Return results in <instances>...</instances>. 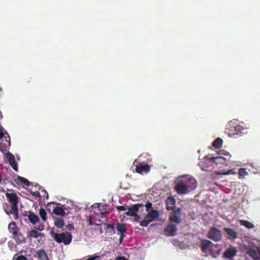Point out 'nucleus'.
I'll list each match as a JSON object with an SVG mask.
<instances>
[{"label": "nucleus", "instance_id": "46", "mask_svg": "<svg viewBox=\"0 0 260 260\" xmlns=\"http://www.w3.org/2000/svg\"><path fill=\"white\" fill-rule=\"evenodd\" d=\"M99 258H100L99 256L90 255V256H89L88 258L86 260H96L97 259H99Z\"/></svg>", "mask_w": 260, "mask_h": 260}, {"label": "nucleus", "instance_id": "16", "mask_svg": "<svg viewBox=\"0 0 260 260\" xmlns=\"http://www.w3.org/2000/svg\"><path fill=\"white\" fill-rule=\"evenodd\" d=\"M211 162L215 164L216 165L219 164L228 165V161L226 158L221 156H217L216 157H211Z\"/></svg>", "mask_w": 260, "mask_h": 260}, {"label": "nucleus", "instance_id": "12", "mask_svg": "<svg viewBox=\"0 0 260 260\" xmlns=\"http://www.w3.org/2000/svg\"><path fill=\"white\" fill-rule=\"evenodd\" d=\"M237 252L236 247L230 246L223 253V257L225 259H231L237 255Z\"/></svg>", "mask_w": 260, "mask_h": 260}, {"label": "nucleus", "instance_id": "9", "mask_svg": "<svg viewBox=\"0 0 260 260\" xmlns=\"http://www.w3.org/2000/svg\"><path fill=\"white\" fill-rule=\"evenodd\" d=\"M7 136L4 137V141L0 140V151L5 152L11 145L10 137L7 132Z\"/></svg>", "mask_w": 260, "mask_h": 260}, {"label": "nucleus", "instance_id": "38", "mask_svg": "<svg viewBox=\"0 0 260 260\" xmlns=\"http://www.w3.org/2000/svg\"><path fill=\"white\" fill-rule=\"evenodd\" d=\"M7 158L9 162L13 161L15 160L14 156L12 153L9 152L7 154Z\"/></svg>", "mask_w": 260, "mask_h": 260}, {"label": "nucleus", "instance_id": "10", "mask_svg": "<svg viewBox=\"0 0 260 260\" xmlns=\"http://www.w3.org/2000/svg\"><path fill=\"white\" fill-rule=\"evenodd\" d=\"M181 209L179 208L171 213L169 219L171 221L173 222L176 224H179L181 222V219L180 217V212Z\"/></svg>", "mask_w": 260, "mask_h": 260}, {"label": "nucleus", "instance_id": "52", "mask_svg": "<svg viewBox=\"0 0 260 260\" xmlns=\"http://www.w3.org/2000/svg\"><path fill=\"white\" fill-rule=\"evenodd\" d=\"M232 173H233V170H229V171H226V172H225L223 174L225 175H228L232 174Z\"/></svg>", "mask_w": 260, "mask_h": 260}, {"label": "nucleus", "instance_id": "20", "mask_svg": "<svg viewBox=\"0 0 260 260\" xmlns=\"http://www.w3.org/2000/svg\"><path fill=\"white\" fill-rule=\"evenodd\" d=\"M9 232L11 234L12 236L20 231V228H18L16 223L14 221L10 222L8 227Z\"/></svg>", "mask_w": 260, "mask_h": 260}, {"label": "nucleus", "instance_id": "22", "mask_svg": "<svg viewBox=\"0 0 260 260\" xmlns=\"http://www.w3.org/2000/svg\"><path fill=\"white\" fill-rule=\"evenodd\" d=\"M27 236L30 240L32 238H37L40 236H44V234L39 232L37 230L33 229L28 232Z\"/></svg>", "mask_w": 260, "mask_h": 260}, {"label": "nucleus", "instance_id": "31", "mask_svg": "<svg viewBox=\"0 0 260 260\" xmlns=\"http://www.w3.org/2000/svg\"><path fill=\"white\" fill-rule=\"evenodd\" d=\"M39 215L44 221H46L47 220V213L45 209L41 208L39 210Z\"/></svg>", "mask_w": 260, "mask_h": 260}, {"label": "nucleus", "instance_id": "37", "mask_svg": "<svg viewBox=\"0 0 260 260\" xmlns=\"http://www.w3.org/2000/svg\"><path fill=\"white\" fill-rule=\"evenodd\" d=\"M222 249L219 248L216 251H214L213 249L212 250L211 254L213 257H217V256L219 255L221 253Z\"/></svg>", "mask_w": 260, "mask_h": 260}, {"label": "nucleus", "instance_id": "1", "mask_svg": "<svg viewBox=\"0 0 260 260\" xmlns=\"http://www.w3.org/2000/svg\"><path fill=\"white\" fill-rule=\"evenodd\" d=\"M6 196L9 204L5 205V211L8 215H14L15 219H17L18 218V204L19 198L14 193L7 192Z\"/></svg>", "mask_w": 260, "mask_h": 260}, {"label": "nucleus", "instance_id": "26", "mask_svg": "<svg viewBox=\"0 0 260 260\" xmlns=\"http://www.w3.org/2000/svg\"><path fill=\"white\" fill-rule=\"evenodd\" d=\"M100 206L101 204H96L92 206V211L96 216H100V214L101 213L102 209H100Z\"/></svg>", "mask_w": 260, "mask_h": 260}, {"label": "nucleus", "instance_id": "18", "mask_svg": "<svg viewBox=\"0 0 260 260\" xmlns=\"http://www.w3.org/2000/svg\"><path fill=\"white\" fill-rule=\"evenodd\" d=\"M176 200L173 197H169L166 200V209L167 210H174L175 207Z\"/></svg>", "mask_w": 260, "mask_h": 260}, {"label": "nucleus", "instance_id": "17", "mask_svg": "<svg viewBox=\"0 0 260 260\" xmlns=\"http://www.w3.org/2000/svg\"><path fill=\"white\" fill-rule=\"evenodd\" d=\"M211 161V157H210L209 160L201 162L200 165L202 170L205 171H211L213 168V163Z\"/></svg>", "mask_w": 260, "mask_h": 260}, {"label": "nucleus", "instance_id": "55", "mask_svg": "<svg viewBox=\"0 0 260 260\" xmlns=\"http://www.w3.org/2000/svg\"><path fill=\"white\" fill-rule=\"evenodd\" d=\"M43 192H44V194H47V198H48V193L47 192V191L45 190H43Z\"/></svg>", "mask_w": 260, "mask_h": 260}, {"label": "nucleus", "instance_id": "53", "mask_svg": "<svg viewBox=\"0 0 260 260\" xmlns=\"http://www.w3.org/2000/svg\"><path fill=\"white\" fill-rule=\"evenodd\" d=\"M68 229L70 230H72L74 229V225L72 224H69L68 225Z\"/></svg>", "mask_w": 260, "mask_h": 260}, {"label": "nucleus", "instance_id": "2", "mask_svg": "<svg viewBox=\"0 0 260 260\" xmlns=\"http://www.w3.org/2000/svg\"><path fill=\"white\" fill-rule=\"evenodd\" d=\"M197 182L194 178H189L185 182L179 181L175 186L176 191L179 194H187L196 189Z\"/></svg>", "mask_w": 260, "mask_h": 260}, {"label": "nucleus", "instance_id": "7", "mask_svg": "<svg viewBox=\"0 0 260 260\" xmlns=\"http://www.w3.org/2000/svg\"><path fill=\"white\" fill-rule=\"evenodd\" d=\"M214 244L210 241L207 239H201L200 247L202 252L207 253L208 251L211 252L213 250Z\"/></svg>", "mask_w": 260, "mask_h": 260}, {"label": "nucleus", "instance_id": "33", "mask_svg": "<svg viewBox=\"0 0 260 260\" xmlns=\"http://www.w3.org/2000/svg\"><path fill=\"white\" fill-rule=\"evenodd\" d=\"M238 174L240 178H243L248 174V173L247 172L246 169L241 168L239 169Z\"/></svg>", "mask_w": 260, "mask_h": 260}, {"label": "nucleus", "instance_id": "49", "mask_svg": "<svg viewBox=\"0 0 260 260\" xmlns=\"http://www.w3.org/2000/svg\"><path fill=\"white\" fill-rule=\"evenodd\" d=\"M132 217H134L135 221H138L140 219V216L138 215L137 213L136 214V215L133 216Z\"/></svg>", "mask_w": 260, "mask_h": 260}, {"label": "nucleus", "instance_id": "43", "mask_svg": "<svg viewBox=\"0 0 260 260\" xmlns=\"http://www.w3.org/2000/svg\"><path fill=\"white\" fill-rule=\"evenodd\" d=\"M145 218L148 219V220L150 221V222L155 220V218H153V217H152L151 215H149L148 213L145 215Z\"/></svg>", "mask_w": 260, "mask_h": 260}, {"label": "nucleus", "instance_id": "23", "mask_svg": "<svg viewBox=\"0 0 260 260\" xmlns=\"http://www.w3.org/2000/svg\"><path fill=\"white\" fill-rule=\"evenodd\" d=\"M246 254L253 258L254 260H260V256L254 249L249 248L247 250Z\"/></svg>", "mask_w": 260, "mask_h": 260}, {"label": "nucleus", "instance_id": "27", "mask_svg": "<svg viewBox=\"0 0 260 260\" xmlns=\"http://www.w3.org/2000/svg\"><path fill=\"white\" fill-rule=\"evenodd\" d=\"M222 140L221 138H218L213 142L212 146L216 149H219L222 147Z\"/></svg>", "mask_w": 260, "mask_h": 260}, {"label": "nucleus", "instance_id": "21", "mask_svg": "<svg viewBox=\"0 0 260 260\" xmlns=\"http://www.w3.org/2000/svg\"><path fill=\"white\" fill-rule=\"evenodd\" d=\"M224 231L226 233L230 239H236L238 238V234L234 230L229 228H224Z\"/></svg>", "mask_w": 260, "mask_h": 260}, {"label": "nucleus", "instance_id": "28", "mask_svg": "<svg viewBox=\"0 0 260 260\" xmlns=\"http://www.w3.org/2000/svg\"><path fill=\"white\" fill-rule=\"evenodd\" d=\"M54 225L58 229H61L64 225L63 220L61 218H56L54 220Z\"/></svg>", "mask_w": 260, "mask_h": 260}, {"label": "nucleus", "instance_id": "41", "mask_svg": "<svg viewBox=\"0 0 260 260\" xmlns=\"http://www.w3.org/2000/svg\"><path fill=\"white\" fill-rule=\"evenodd\" d=\"M16 254H15L13 258V260H27V258L23 255H19L16 257Z\"/></svg>", "mask_w": 260, "mask_h": 260}, {"label": "nucleus", "instance_id": "42", "mask_svg": "<svg viewBox=\"0 0 260 260\" xmlns=\"http://www.w3.org/2000/svg\"><path fill=\"white\" fill-rule=\"evenodd\" d=\"M145 218L148 219V220L150 221V222L155 220V218H153V217H152L151 215H149L148 213L145 215Z\"/></svg>", "mask_w": 260, "mask_h": 260}, {"label": "nucleus", "instance_id": "25", "mask_svg": "<svg viewBox=\"0 0 260 260\" xmlns=\"http://www.w3.org/2000/svg\"><path fill=\"white\" fill-rule=\"evenodd\" d=\"M240 224L241 225H244L248 229H252L254 228V225L251 222L248 220H240Z\"/></svg>", "mask_w": 260, "mask_h": 260}, {"label": "nucleus", "instance_id": "15", "mask_svg": "<svg viewBox=\"0 0 260 260\" xmlns=\"http://www.w3.org/2000/svg\"><path fill=\"white\" fill-rule=\"evenodd\" d=\"M149 171V166L145 163H140L139 165H137L136 167V172L140 174H142L144 173H146Z\"/></svg>", "mask_w": 260, "mask_h": 260}, {"label": "nucleus", "instance_id": "8", "mask_svg": "<svg viewBox=\"0 0 260 260\" xmlns=\"http://www.w3.org/2000/svg\"><path fill=\"white\" fill-rule=\"evenodd\" d=\"M116 229L117 232V234L120 236L119 243H122L126 233L127 229L125 227V224L121 223H117L116 225Z\"/></svg>", "mask_w": 260, "mask_h": 260}, {"label": "nucleus", "instance_id": "60", "mask_svg": "<svg viewBox=\"0 0 260 260\" xmlns=\"http://www.w3.org/2000/svg\"><path fill=\"white\" fill-rule=\"evenodd\" d=\"M93 218L94 219V220H96V219L94 217H93Z\"/></svg>", "mask_w": 260, "mask_h": 260}, {"label": "nucleus", "instance_id": "5", "mask_svg": "<svg viewBox=\"0 0 260 260\" xmlns=\"http://www.w3.org/2000/svg\"><path fill=\"white\" fill-rule=\"evenodd\" d=\"M60 204H57L54 202L48 203L47 204V210L50 212L53 213L55 215L63 216L66 215L64 209L60 206Z\"/></svg>", "mask_w": 260, "mask_h": 260}, {"label": "nucleus", "instance_id": "59", "mask_svg": "<svg viewBox=\"0 0 260 260\" xmlns=\"http://www.w3.org/2000/svg\"><path fill=\"white\" fill-rule=\"evenodd\" d=\"M4 180H7V179L6 178H5Z\"/></svg>", "mask_w": 260, "mask_h": 260}, {"label": "nucleus", "instance_id": "13", "mask_svg": "<svg viewBox=\"0 0 260 260\" xmlns=\"http://www.w3.org/2000/svg\"><path fill=\"white\" fill-rule=\"evenodd\" d=\"M12 238L14 239L16 243L18 244L25 243L26 236L20 230L13 235Z\"/></svg>", "mask_w": 260, "mask_h": 260}, {"label": "nucleus", "instance_id": "30", "mask_svg": "<svg viewBox=\"0 0 260 260\" xmlns=\"http://www.w3.org/2000/svg\"><path fill=\"white\" fill-rule=\"evenodd\" d=\"M149 215H151L153 218H155V219H157L160 213L158 210L152 209L151 211L148 212V213Z\"/></svg>", "mask_w": 260, "mask_h": 260}, {"label": "nucleus", "instance_id": "6", "mask_svg": "<svg viewBox=\"0 0 260 260\" xmlns=\"http://www.w3.org/2000/svg\"><path fill=\"white\" fill-rule=\"evenodd\" d=\"M207 237L214 241H219L222 239L221 231L217 228L212 227L207 233Z\"/></svg>", "mask_w": 260, "mask_h": 260}, {"label": "nucleus", "instance_id": "35", "mask_svg": "<svg viewBox=\"0 0 260 260\" xmlns=\"http://www.w3.org/2000/svg\"><path fill=\"white\" fill-rule=\"evenodd\" d=\"M115 208L118 212H120L121 211L127 210V209L128 208V206L126 205H124L123 206H116Z\"/></svg>", "mask_w": 260, "mask_h": 260}, {"label": "nucleus", "instance_id": "47", "mask_svg": "<svg viewBox=\"0 0 260 260\" xmlns=\"http://www.w3.org/2000/svg\"><path fill=\"white\" fill-rule=\"evenodd\" d=\"M3 180V176H2V175L0 174V183H2ZM0 192H5L4 189L2 187H1V186H0Z\"/></svg>", "mask_w": 260, "mask_h": 260}, {"label": "nucleus", "instance_id": "45", "mask_svg": "<svg viewBox=\"0 0 260 260\" xmlns=\"http://www.w3.org/2000/svg\"><path fill=\"white\" fill-rule=\"evenodd\" d=\"M34 228L37 230L42 231L44 229V225L42 224H40L37 227L35 226Z\"/></svg>", "mask_w": 260, "mask_h": 260}, {"label": "nucleus", "instance_id": "39", "mask_svg": "<svg viewBox=\"0 0 260 260\" xmlns=\"http://www.w3.org/2000/svg\"><path fill=\"white\" fill-rule=\"evenodd\" d=\"M146 207V210L147 212H149L152 209V204L150 202H147L145 205Z\"/></svg>", "mask_w": 260, "mask_h": 260}, {"label": "nucleus", "instance_id": "11", "mask_svg": "<svg viewBox=\"0 0 260 260\" xmlns=\"http://www.w3.org/2000/svg\"><path fill=\"white\" fill-rule=\"evenodd\" d=\"M144 205L142 204H136L132 205L131 207L128 206L127 210H128L125 212V214L129 216H133L136 215L140 208H143Z\"/></svg>", "mask_w": 260, "mask_h": 260}, {"label": "nucleus", "instance_id": "44", "mask_svg": "<svg viewBox=\"0 0 260 260\" xmlns=\"http://www.w3.org/2000/svg\"><path fill=\"white\" fill-rule=\"evenodd\" d=\"M108 212L106 211H102L101 213L100 214V216L101 218H103L106 217V215L108 214Z\"/></svg>", "mask_w": 260, "mask_h": 260}, {"label": "nucleus", "instance_id": "54", "mask_svg": "<svg viewBox=\"0 0 260 260\" xmlns=\"http://www.w3.org/2000/svg\"><path fill=\"white\" fill-rule=\"evenodd\" d=\"M115 260H126L124 257H119L116 258Z\"/></svg>", "mask_w": 260, "mask_h": 260}, {"label": "nucleus", "instance_id": "24", "mask_svg": "<svg viewBox=\"0 0 260 260\" xmlns=\"http://www.w3.org/2000/svg\"><path fill=\"white\" fill-rule=\"evenodd\" d=\"M37 254L38 258L40 260H49L47 254L44 249L38 250Z\"/></svg>", "mask_w": 260, "mask_h": 260}, {"label": "nucleus", "instance_id": "40", "mask_svg": "<svg viewBox=\"0 0 260 260\" xmlns=\"http://www.w3.org/2000/svg\"><path fill=\"white\" fill-rule=\"evenodd\" d=\"M88 221H89V225H94L95 226H99L101 224L102 222H103V221L100 219H99L98 221L100 222V223H94L92 221L91 217L89 219Z\"/></svg>", "mask_w": 260, "mask_h": 260}, {"label": "nucleus", "instance_id": "57", "mask_svg": "<svg viewBox=\"0 0 260 260\" xmlns=\"http://www.w3.org/2000/svg\"><path fill=\"white\" fill-rule=\"evenodd\" d=\"M100 233L101 234H102L103 233V232L102 229H100Z\"/></svg>", "mask_w": 260, "mask_h": 260}, {"label": "nucleus", "instance_id": "3", "mask_svg": "<svg viewBox=\"0 0 260 260\" xmlns=\"http://www.w3.org/2000/svg\"><path fill=\"white\" fill-rule=\"evenodd\" d=\"M243 124V123H238L237 121H230L226 125L225 132L230 137L237 138L242 136L245 130Z\"/></svg>", "mask_w": 260, "mask_h": 260}, {"label": "nucleus", "instance_id": "4", "mask_svg": "<svg viewBox=\"0 0 260 260\" xmlns=\"http://www.w3.org/2000/svg\"><path fill=\"white\" fill-rule=\"evenodd\" d=\"M50 235L56 242L58 243H62L66 245L71 243L73 238L72 234L68 232L57 234L55 233L53 230H51Z\"/></svg>", "mask_w": 260, "mask_h": 260}, {"label": "nucleus", "instance_id": "29", "mask_svg": "<svg viewBox=\"0 0 260 260\" xmlns=\"http://www.w3.org/2000/svg\"><path fill=\"white\" fill-rule=\"evenodd\" d=\"M17 179L21 183L27 186H29L31 184H32V183H30L27 179L22 177L18 176Z\"/></svg>", "mask_w": 260, "mask_h": 260}, {"label": "nucleus", "instance_id": "34", "mask_svg": "<svg viewBox=\"0 0 260 260\" xmlns=\"http://www.w3.org/2000/svg\"><path fill=\"white\" fill-rule=\"evenodd\" d=\"M150 223V221L144 217V220L140 222V225L143 227H147Z\"/></svg>", "mask_w": 260, "mask_h": 260}, {"label": "nucleus", "instance_id": "58", "mask_svg": "<svg viewBox=\"0 0 260 260\" xmlns=\"http://www.w3.org/2000/svg\"><path fill=\"white\" fill-rule=\"evenodd\" d=\"M258 253H260V247L258 249Z\"/></svg>", "mask_w": 260, "mask_h": 260}, {"label": "nucleus", "instance_id": "32", "mask_svg": "<svg viewBox=\"0 0 260 260\" xmlns=\"http://www.w3.org/2000/svg\"><path fill=\"white\" fill-rule=\"evenodd\" d=\"M104 226H105V229H107V230L110 229L111 230L112 233H111V235H112V234H114L115 233L114 224L105 223H104Z\"/></svg>", "mask_w": 260, "mask_h": 260}, {"label": "nucleus", "instance_id": "50", "mask_svg": "<svg viewBox=\"0 0 260 260\" xmlns=\"http://www.w3.org/2000/svg\"><path fill=\"white\" fill-rule=\"evenodd\" d=\"M31 194L33 196L37 197H40V192L38 191H34V192H32Z\"/></svg>", "mask_w": 260, "mask_h": 260}, {"label": "nucleus", "instance_id": "19", "mask_svg": "<svg viewBox=\"0 0 260 260\" xmlns=\"http://www.w3.org/2000/svg\"><path fill=\"white\" fill-rule=\"evenodd\" d=\"M27 216L28 217V221L33 225H35L37 223H38L40 221V219L38 215L35 214L32 211H29Z\"/></svg>", "mask_w": 260, "mask_h": 260}, {"label": "nucleus", "instance_id": "48", "mask_svg": "<svg viewBox=\"0 0 260 260\" xmlns=\"http://www.w3.org/2000/svg\"><path fill=\"white\" fill-rule=\"evenodd\" d=\"M4 137V133L3 131V129L0 128V140L1 139L3 141Z\"/></svg>", "mask_w": 260, "mask_h": 260}, {"label": "nucleus", "instance_id": "56", "mask_svg": "<svg viewBox=\"0 0 260 260\" xmlns=\"http://www.w3.org/2000/svg\"><path fill=\"white\" fill-rule=\"evenodd\" d=\"M36 186H39V188L40 189L41 188V186H40L39 184H37Z\"/></svg>", "mask_w": 260, "mask_h": 260}, {"label": "nucleus", "instance_id": "36", "mask_svg": "<svg viewBox=\"0 0 260 260\" xmlns=\"http://www.w3.org/2000/svg\"><path fill=\"white\" fill-rule=\"evenodd\" d=\"M10 165L11 166V167L16 172L18 171V164L16 162V160L11 161L9 162Z\"/></svg>", "mask_w": 260, "mask_h": 260}, {"label": "nucleus", "instance_id": "51", "mask_svg": "<svg viewBox=\"0 0 260 260\" xmlns=\"http://www.w3.org/2000/svg\"><path fill=\"white\" fill-rule=\"evenodd\" d=\"M107 206V204L102 205L101 204L100 209H102V211L105 210L106 209L105 207H106Z\"/></svg>", "mask_w": 260, "mask_h": 260}, {"label": "nucleus", "instance_id": "14", "mask_svg": "<svg viewBox=\"0 0 260 260\" xmlns=\"http://www.w3.org/2000/svg\"><path fill=\"white\" fill-rule=\"evenodd\" d=\"M177 228L174 224H168L164 229V234L168 237H172L175 235Z\"/></svg>", "mask_w": 260, "mask_h": 260}]
</instances>
